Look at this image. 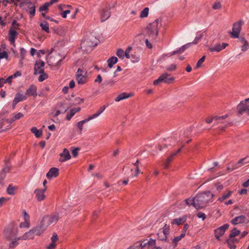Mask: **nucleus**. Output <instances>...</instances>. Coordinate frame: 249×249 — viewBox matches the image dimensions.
<instances>
[{"instance_id":"e2e57ef3","label":"nucleus","mask_w":249,"mask_h":249,"mask_svg":"<svg viewBox=\"0 0 249 249\" xmlns=\"http://www.w3.org/2000/svg\"><path fill=\"white\" fill-rule=\"evenodd\" d=\"M197 216L199 218H201L202 220H204L206 218V215L204 213H202L201 212H199L196 214Z\"/></svg>"},{"instance_id":"393cba45","label":"nucleus","mask_w":249,"mask_h":249,"mask_svg":"<svg viewBox=\"0 0 249 249\" xmlns=\"http://www.w3.org/2000/svg\"><path fill=\"white\" fill-rule=\"evenodd\" d=\"M133 95L132 94H127L126 92H123L120 94H119L115 98V101L116 102H119L121 100H123L127 98H128L129 97H131Z\"/></svg>"},{"instance_id":"1a4fd4ad","label":"nucleus","mask_w":249,"mask_h":249,"mask_svg":"<svg viewBox=\"0 0 249 249\" xmlns=\"http://www.w3.org/2000/svg\"><path fill=\"white\" fill-rule=\"evenodd\" d=\"M156 244V240L151 238L142 241L140 246L141 249H162L160 247H157Z\"/></svg>"},{"instance_id":"b1692460","label":"nucleus","mask_w":249,"mask_h":249,"mask_svg":"<svg viewBox=\"0 0 249 249\" xmlns=\"http://www.w3.org/2000/svg\"><path fill=\"white\" fill-rule=\"evenodd\" d=\"M246 220V217L244 215H240L239 216L235 217L231 221V223L233 225H237L240 223H243L245 222Z\"/></svg>"},{"instance_id":"49530a36","label":"nucleus","mask_w":249,"mask_h":249,"mask_svg":"<svg viewBox=\"0 0 249 249\" xmlns=\"http://www.w3.org/2000/svg\"><path fill=\"white\" fill-rule=\"evenodd\" d=\"M15 97L18 100L19 102L25 100L27 99V96L25 95L20 94V93H17Z\"/></svg>"},{"instance_id":"aec40b11","label":"nucleus","mask_w":249,"mask_h":249,"mask_svg":"<svg viewBox=\"0 0 249 249\" xmlns=\"http://www.w3.org/2000/svg\"><path fill=\"white\" fill-rule=\"evenodd\" d=\"M59 175V170L56 167L51 168L46 174L47 178L51 179L53 178L57 177Z\"/></svg>"},{"instance_id":"4be33fe9","label":"nucleus","mask_w":249,"mask_h":249,"mask_svg":"<svg viewBox=\"0 0 249 249\" xmlns=\"http://www.w3.org/2000/svg\"><path fill=\"white\" fill-rule=\"evenodd\" d=\"M32 229L34 231L35 235L40 236L43 233H44L46 229L44 226H43L41 223H40L38 225Z\"/></svg>"},{"instance_id":"a19ab883","label":"nucleus","mask_w":249,"mask_h":249,"mask_svg":"<svg viewBox=\"0 0 249 249\" xmlns=\"http://www.w3.org/2000/svg\"><path fill=\"white\" fill-rule=\"evenodd\" d=\"M149 13V8L148 7H145L143 9V10L141 12L140 14V17L141 18H146L148 16Z\"/></svg>"},{"instance_id":"a878e982","label":"nucleus","mask_w":249,"mask_h":249,"mask_svg":"<svg viewBox=\"0 0 249 249\" xmlns=\"http://www.w3.org/2000/svg\"><path fill=\"white\" fill-rule=\"evenodd\" d=\"M35 235V234L34 232V231L33 230V229H32L28 232H26V233H25L22 235L21 239L23 240L33 239L34 238Z\"/></svg>"},{"instance_id":"20e7f679","label":"nucleus","mask_w":249,"mask_h":249,"mask_svg":"<svg viewBox=\"0 0 249 249\" xmlns=\"http://www.w3.org/2000/svg\"><path fill=\"white\" fill-rule=\"evenodd\" d=\"M243 24L244 21L242 19H240L238 21L233 24L232 31H230L229 33L231 38H239V35L241 32Z\"/></svg>"},{"instance_id":"c756f323","label":"nucleus","mask_w":249,"mask_h":249,"mask_svg":"<svg viewBox=\"0 0 249 249\" xmlns=\"http://www.w3.org/2000/svg\"><path fill=\"white\" fill-rule=\"evenodd\" d=\"M186 221V216H184L179 218L174 219L172 221V224H177L178 225L182 224Z\"/></svg>"},{"instance_id":"423d86ee","label":"nucleus","mask_w":249,"mask_h":249,"mask_svg":"<svg viewBox=\"0 0 249 249\" xmlns=\"http://www.w3.org/2000/svg\"><path fill=\"white\" fill-rule=\"evenodd\" d=\"M58 214H54L51 215L44 216L41 221V223L46 229L51 224L56 222L58 219Z\"/></svg>"},{"instance_id":"ddd939ff","label":"nucleus","mask_w":249,"mask_h":249,"mask_svg":"<svg viewBox=\"0 0 249 249\" xmlns=\"http://www.w3.org/2000/svg\"><path fill=\"white\" fill-rule=\"evenodd\" d=\"M229 227V225L228 224H226L218 228H217L214 230V234L215 238L219 240L220 237L222 236L226 230L228 229Z\"/></svg>"},{"instance_id":"79ce46f5","label":"nucleus","mask_w":249,"mask_h":249,"mask_svg":"<svg viewBox=\"0 0 249 249\" xmlns=\"http://www.w3.org/2000/svg\"><path fill=\"white\" fill-rule=\"evenodd\" d=\"M66 103L65 102H62L60 104L59 108L63 112H65L69 108V106H66Z\"/></svg>"},{"instance_id":"dca6fc26","label":"nucleus","mask_w":249,"mask_h":249,"mask_svg":"<svg viewBox=\"0 0 249 249\" xmlns=\"http://www.w3.org/2000/svg\"><path fill=\"white\" fill-rule=\"evenodd\" d=\"M71 158V156L69 150L67 148H64L63 152L60 154L59 161L61 162H65L70 160Z\"/></svg>"},{"instance_id":"f704fd0d","label":"nucleus","mask_w":249,"mask_h":249,"mask_svg":"<svg viewBox=\"0 0 249 249\" xmlns=\"http://www.w3.org/2000/svg\"><path fill=\"white\" fill-rule=\"evenodd\" d=\"M21 239V238H16L11 240L12 241L9 243V247L10 249H13L17 246L18 244V241Z\"/></svg>"},{"instance_id":"9d476101","label":"nucleus","mask_w":249,"mask_h":249,"mask_svg":"<svg viewBox=\"0 0 249 249\" xmlns=\"http://www.w3.org/2000/svg\"><path fill=\"white\" fill-rule=\"evenodd\" d=\"M227 118V115L221 116H215L214 119L215 123H214V124H221L220 126V129L222 130H224L225 127L231 123L230 121L226 120Z\"/></svg>"},{"instance_id":"13d9d810","label":"nucleus","mask_w":249,"mask_h":249,"mask_svg":"<svg viewBox=\"0 0 249 249\" xmlns=\"http://www.w3.org/2000/svg\"><path fill=\"white\" fill-rule=\"evenodd\" d=\"M6 175L4 173L0 172V184L2 185H4V180Z\"/></svg>"},{"instance_id":"473e14b6","label":"nucleus","mask_w":249,"mask_h":249,"mask_svg":"<svg viewBox=\"0 0 249 249\" xmlns=\"http://www.w3.org/2000/svg\"><path fill=\"white\" fill-rule=\"evenodd\" d=\"M118 61V59L116 57L112 56L107 60L108 66L109 68H111L113 65L116 64Z\"/></svg>"},{"instance_id":"052dcab7","label":"nucleus","mask_w":249,"mask_h":249,"mask_svg":"<svg viewBox=\"0 0 249 249\" xmlns=\"http://www.w3.org/2000/svg\"><path fill=\"white\" fill-rule=\"evenodd\" d=\"M23 217H24V221H27V222H30V216L27 213L26 211H24L23 212Z\"/></svg>"},{"instance_id":"6e6552de","label":"nucleus","mask_w":249,"mask_h":249,"mask_svg":"<svg viewBox=\"0 0 249 249\" xmlns=\"http://www.w3.org/2000/svg\"><path fill=\"white\" fill-rule=\"evenodd\" d=\"M87 71L81 68H79L76 73V79L78 84L83 85L87 82Z\"/></svg>"},{"instance_id":"c9c22d12","label":"nucleus","mask_w":249,"mask_h":249,"mask_svg":"<svg viewBox=\"0 0 249 249\" xmlns=\"http://www.w3.org/2000/svg\"><path fill=\"white\" fill-rule=\"evenodd\" d=\"M89 121H88V120L86 119L82 120V121H81L77 123V127L78 128V129H79V131L81 133L82 130H83V125L85 123H88Z\"/></svg>"},{"instance_id":"680f3d73","label":"nucleus","mask_w":249,"mask_h":249,"mask_svg":"<svg viewBox=\"0 0 249 249\" xmlns=\"http://www.w3.org/2000/svg\"><path fill=\"white\" fill-rule=\"evenodd\" d=\"M15 120H18L23 117V114L22 113L19 112L17 114H14L13 116Z\"/></svg>"},{"instance_id":"c03bdc74","label":"nucleus","mask_w":249,"mask_h":249,"mask_svg":"<svg viewBox=\"0 0 249 249\" xmlns=\"http://www.w3.org/2000/svg\"><path fill=\"white\" fill-rule=\"evenodd\" d=\"M116 55L121 59H124V52L122 49H119L116 52Z\"/></svg>"},{"instance_id":"3c124183","label":"nucleus","mask_w":249,"mask_h":249,"mask_svg":"<svg viewBox=\"0 0 249 249\" xmlns=\"http://www.w3.org/2000/svg\"><path fill=\"white\" fill-rule=\"evenodd\" d=\"M30 222H27L25 221H24V222H21L19 224V227L21 228H29L30 227Z\"/></svg>"},{"instance_id":"a211bd4d","label":"nucleus","mask_w":249,"mask_h":249,"mask_svg":"<svg viewBox=\"0 0 249 249\" xmlns=\"http://www.w3.org/2000/svg\"><path fill=\"white\" fill-rule=\"evenodd\" d=\"M228 44L226 43H222L221 44L217 43L215 44L214 46L209 48V50L211 52H219L221 50L224 49L227 46H228Z\"/></svg>"},{"instance_id":"603ef678","label":"nucleus","mask_w":249,"mask_h":249,"mask_svg":"<svg viewBox=\"0 0 249 249\" xmlns=\"http://www.w3.org/2000/svg\"><path fill=\"white\" fill-rule=\"evenodd\" d=\"M130 59L131 61L133 63L138 62L140 60L139 56L133 54H131Z\"/></svg>"},{"instance_id":"39448f33","label":"nucleus","mask_w":249,"mask_h":249,"mask_svg":"<svg viewBox=\"0 0 249 249\" xmlns=\"http://www.w3.org/2000/svg\"><path fill=\"white\" fill-rule=\"evenodd\" d=\"M36 2V0H24L22 3V6H24L26 11L32 17L34 16L35 14V4Z\"/></svg>"},{"instance_id":"864d4df0","label":"nucleus","mask_w":249,"mask_h":249,"mask_svg":"<svg viewBox=\"0 0 249 249\" xmlns=\"http://www.w3.org/2000/svg\"><path fill=\"white\" fill-rule=\"evenodd\" d=\"M48 75L43 72V73H42L41 75L39 76L38 81L40 82H42L44 80L48 78Z\"/></svg>"},{"instance_id":"de8ad7c7","label":"nucleus","mask_w":249,"mask_h":249,"mask_svg":"<svg viewBox=\"0 0 249 249\" xmlns=\"http://www.w3.org/2000/svg\"><path fill=\"white\" fill-rule=\"evenodd\" d=\"M51 6L49 3L47 2L45 3L42 6L39 8V11L42 12L43 11H47L48 7Z\"/></svg>"},{"instance_id":"0e129e2a","label":"nucleus","mask_w":249,"mask_h":249,"mask_svg":"<svg viewBox=\"0 0 249 249\" xmlns=\"http://www.w3.org/2000/svg\"><path fill=\"white\" fill-rule=\"evenodd\" d=\"M12 26L10 28H14L15 30H17L19 27V24L16 20H14L12 22Z\"/></svg>"},{"instance_id":"4d7b16f0","label":"nucleus","mask_w":249,"mask_h":249,"mask_svg":"<svg viewBox=\"0 0 249 249\" xmlns=\"http://www.w3.org/2000/svg\"><path fill=\"white\" fill-rule=\"evenodd\" d=\"M11 167L10 165H5L4 167L3 168L2 171L0 172L1 173H5V175H6V173L9 172L10 170Z\"/></svg>"},{"instance_id":"8fccbe9b","label":"nucleus","mask_w":249,"mask_h":249,"mask_svg":"<svg viewBox=\"0 0 249 249\" xmlns=\"http://www.w3.org/2000/svg\"><path fill=\"white\" fill-rule=\"evenodd\" d=\"M205 58H206L205 55H204L200 59H199L198 60V61H197V62L196 63V69H197V68H198L199 67H200L201 65L204 61V60L205 59Z\"/></svg>"},{"instance_id":"37998d69","label":"nucleus","mask_w":249,"mask_h":249,"mask_svg":"<svg viewBox=\"0 0 249 249\" xmlns=\"http://www.w3.org/2000/svg\"><path fill=\"white\" fill-rule=\"evenodd\" d=\"M227 243L229 247L231 249H235L236 248V246L234 244L233 240L231 238H230V239L227 240Z\"/></svg>"},{"instance_id":"bf43d9fd","label":"nucleus","mask_w":249,"mask_h":249,"mask_svg":"<svg viewBox=\"0 0 249 249\" xmlns=\"http://www.w3.org/2000/svg\"><path fill=\"white\" fill-rule=\"evenodd\" d=\"M249 45L248 41L243 43V45L241 46V50L242 51L245 52L248 50Z\"/></svg>"},{"instance_id":"c85d7f7f","label":"nucleus","mask_w":249,"mask_h":249,"mask_svg":"<svg viewBox=\"0 0 249 249\" xmlns=\"http://www.w3.org/2000/svg\"><path fill=\"white\" fill-rule=\"evenodd\" d=\"M81 110L80 107L74 108L71 109L70 112L68 113L66 116V119L68 120H70L71 118L74 115V114L79 112Z\"/></svg>"},{"instance_id":"f03ea898","label":"nucleus","mask_w":249,"mask_h":249,"mask_svg":"<svg viewBox=\"0 0 249 249\" xmlns=\"http://www.w3.org/2000/svg\"><path fill=\"white\" fill-rule=\"evenodd\" d=\"M161 24L159 19H156L153 22L149 24L143 31V34L146 37H148L150 41L156 40L159 34V30Z\"/></svg>"},{"instance_id":"7ed1b4c3","label":"nucleus","mask_w":249,"mask_h":249,"mask_svg":"<svg viewBox=\"0 0 249 249\" xmlns=\"http://www.w3.org/2000/svg\"><path fill=\"white\" fill-rule=\"evenodd\" d=\"M98 39L92 34L86 36L81 43V48L87 53L91 52L98 44Z\"/></svg>"},{"instance_id":"f8f14e48","label":"nucleus","mask_w":249,"mask_h":249,"mask_svg":"<svg viewBox=\"0 0 249 249\" xmlns=\"http://www.w3.org/2000/svg\"><path fill=\"white\" fill-rule=\"evenodd\" d=\"M169 233V226L167 224H165L163 227L160 229L157 233L158 238L161 241H166Z\"/></svg>"},{"instance_id":"69168bd1","label":"nucleus","mask_w":249,"mask_h":249,"mask_svg":"<svg viewBox=\"0 0 249 249\" xmlns=\"http://www.w3.org/2000/svg\"><path fill=\"white\" fill-rule=\"evenodd\" d=\"M202 34H200L199 35V36H196L195 39H194V40L193 41V42H192L191 43L192 44H197V43L198 42V41L200 40V39L202 38Z\"/></svg>"},{"instance_id":"774afa93","label":"nucleus","mask_w":249,"mask_h":249,"mask_svg":"<svg viewBox=\"0 0 249 249\" xmlns=\"http://www.w3.org/2000/svg\"><path fill=\"white\" fill-rule=\"evenodd\" d=\"M177 66L175 64H171L167 68V70L169 71H174L176 69Z\"/></svg>"},{"instance_id":"7c9ffc66","label":"nucleus","mask_w":249,"mask_h":249,"mask_svg":"<svg viewBox=\"0 0 249 249\" xmlns=\"http://www.w3.org/2000/svg\"><path fill=\"white\" fill-rule=\"evenodd\" d=\"M18 187L12 185H9L7 188V193L10 195H14Z\"/></svg>"},{"instance_id":"72a5a7b5","label":"nucleus","mask_w":249,"mask_h":249,"mask_svg":"<svg viewBox=\"0 0 249 249\" xmlns=\"http://www.w3.org/2000/svg\"><path fill=\"white\" fill-rule=\"evenodd\" d=\"M31 132L35 134L36 138L40 137L42 134V130H38L36 127H33L31 129Z\"/></svg>"},{"instance_id":"6e6d98bb","label":"nucleus","mask_w":249,"mask_h":249,"mask_svg":"<svg viewBox=\"0 0 249 249\" xmlns=\"http://www.w3.org/2000/svg\"><path fill=\"white\" fill-rule=\"evenodd\" d=\"M58 238L57 234L55 232L53 233V236L51 238V242L53 243H55V242L58 240Z\"/></svg>"},{"instance_id":"5fc2aeb1","label":"nucleus","mask_w":249,"mask_h":249,"mask_svg":"<svg viewBox=\"0 0 249 249\" xmlns=\"http://www.w3.org/2000/svg\"><path fill=\"white\" fill-rule=\"evenodd\" d=\"M100 114L97 111L95 113L93 114V115L89 116V117L87 118L88 121L89 122L90 120L94 119L97 117H98Z\"/></svg>"},{"instance_id":"9b49d317","label":"nucleus","mask_w":249,"mask_h":249,"mask_svg":"<svg viewBox=\"0 0 249 249\" xmlns=\"http://www.w3.org/2000/svg\"><path fill=\"white\" fill-rule=\"evenodd\" d=\"M169 75L167 73L161 75L158 79L155 80L153 82V84L157 86L161 82H164L168 84L172 83L174 80V78L173 77L168 78V77Z\"/></svg>"},{"instance_id":"bb28decb","label":"nucleus","mask_w":249,"mask_h":249,"mask_svg":"<svg viewBox=\"0 0 249 249\" xmlns=\"http://www.w3.org/2000/svg\"><path fill=\"white\" fill-rule=\"evenodd\" d=\"M191 44H192L191 43H187V44L182 46L178 50L173 52L171 53V55H175L177 53H182L183 52H184L185 51L186 49L189 48L191 46Z\"/></svg>"},{"instance_id":"2f4dec72","label":"nucleus","mask_w":249,"mask_h":249,"mask_svg":"<svg viewBox=\"0 0 249 249\" xmlns=\"http://www.w3.org/2000/svg\"><path fill=\"white\" fill-rule=\"evenodd\" d=\"M40 26L43 31L49 33L50 32L49 24L46 21H42L40 24Z\"/></svg>"},{"instance_id":"0eeeda50","label":"nucleus","mask_w":249,"mask_h":249,"mask_svg":"<svg viewBox=\"0 0 249 249\" xmlns=\"http://www.w3.org/2000/svg\"><path fill=\"white\" fill-rule=\"evenodd\" d=\"M236 109L238 114L242 115L246 112L249 115V98L241 101L237 106Z\"/></svg>"},{"instance_id":"412c9836","label":"nucleus","mask_w":249,"mask_h":249,"mask_svg":"<svg viewBox=\"0 0 249 249\" xmlns=\"http://www.w3.org/2000/svg\"><path fill=\"white\" fill-rule=\"evenodd\" d=\"M18 35V33L15 30L14 28H10L8 33L9 40L11 44H14L15 39Z\"/></svg>"},{"instance_id":"e433bc0d","label":"nucleus","mask_w":249,"mask_h":249,"mask_svg":"<svg viewBox=\"0 0 249 249\" xmlns=\"http://www.w3.org/2000/svg\"><path fill=\"white\" fill-rule=\"evenodd\" d=\"M185 236V232H182L181 234L178 236L175 237L173 240V243L175 244V246H176L178 243L181 240L182 238H183Z\"/></svg>"},{"instance_id":"5701e85b","label":"nucleus","mask_w":249,"mask_h":249,"mask_svg":"<svg viewBox=\"0 0 249 249\" xmlns=\"http://www.w3.org/2000/svg\"><path fill=\"white\" fill-rule=\"evenodd\" d=\"M110 16L109 9H103L101 13V19L102 21H105Z\"/></svg>"},{"instance_id":"58836bf2","label":"nucleus","mask_w":249,"mask_h":249,"mask_svg":"<svg viewBox=\"0 0 249 249\" xmlns=\"http://www.w3.org/2000/svg\"><path fill=\"white\" fill-rule=\"evenodd\" d=\"M240 231L236 228H234L230 234V238H232L239 234Z\"/></svg>"},{"instance_id":"6ab92c4d","label":"nucleus","mask_w":249,"mask_h":249,"mask_svg":"<svg viewBox=\"0 0 249 249\" xmlns=\"http://www.w3.org/2000/svg\"><path fill=\"white\" fill-rule=\"evenodd\" d=\"M37 95V88L34 85H31L29 88L27 89L25 95L28 96H33L36 97Z\"/></svg>"},{"instance_id":"ea45409f","label":"nucleus","mask_w":249,"mask_h":249,"mask_svg":"<svg viewBox=\"0 0 249 249\" xmlns=\"http://www.w3.org/2000/svg\"><path fill=\"white\" fill-rule=\"evenodd\" d=\"M231 194V192L230 191H228L226 194H223L222 196L219 197L218 200L220 201H223L225 199L228 198Z\"/></svg>"},{"instance_id":"4468645a","label":"nucleus","mask_w":249,"mask_h":249,"mask_svg":"<svg viewBox=\"0 0 249 249\" xmlns=\"http://www.w3.org/2000/svg\"><path fill=\"white\" fill-rule=\"evenodd\" d=\"M17 229H7L4 231L5 238L8 240H13L17 238Z\"/></svg>"},{"instance_id":"338daca9","label":"nucleus","mask_w":249,"mask_h":249,"mask_svg":"<svg viewBox=\"0 0 249 249\" xmlns=\"http://www.w3.org/2000/svg\"><path fill=\"white\" fill-rule=\"evenodd\" d=\"M8 54L7 53L4 51L3 52H0V59H2V58H5V59H7L8 58Z\"/></svg>"},{"instance_id":"09e8293b","label":"nucleus","mask_w":249,"mask_h":249,"mask_svg":"<svg viewBox=\"0 0 249 249\" xmlns=\"http://www.w3.org/2000/svg\"><path fill=\"white\" fill-rule=\"evenodd\" d=\"M141 242L139 241L136 243L134 245L128 248V249H141V246H140Z\"/></svg>"},{"instance_id":"a18cd8bd","label":"nucleus","mask_w":249,"mask_h":249,"mask_svg":"<svg viewBox=\"0 0 249 249\" xmlns=\"http://www.w3.org/2000/svg\"><path fill=\"white\" fill-rule=\"evenodd\" d=\"M249 163V157H245V158H243V159H241L240 160H239L238 161L237 164L244 165V164H247Z\"/></svg>"},{"instance_id":"2eb2a0df","label":"nucleus","mask_w":249,"mask_h":249,"mask_svg":"<svg viewBox=\"0 0 249 249\" xmlns=\"http://www.w3.org/2000/svg\"><path fill=\"white\" fill-rule=\"evenodd\" d=\"M44 66V63L43 61L39 60L37 61L34 67V74L37 75L38 74H41L44 71L43 67Z\"/></svg>"},{"instance_id":"cd10ccee","label":"nucleus","mask_w":249,"mask_h":249,"mask_svg":"<svg viewBox=\"0 0 249 249\" xmlns=\"http://www.w3.org/2000/svg\"><path fill=\"white\" fill-rule=\"evenodd\" d=\"M191 44H192L191 43H187V44L182 46L178 50L173 52L171 53V55H175L177 53H182L183 52H184L185 51L186 49L189 48L191 46Z\"/></svg>"},{"instance_id":"4c0bfd02","label":"nucleus","mask_w":249,"mask_h":249,"mask_svg":"<svg viewBox=\"0 0 249 249\" xmlns=\"http://www.w3.org/2000/svg\"><path fill=\"white\" fill-rule=\"evenodd\" d=\"M115 82L114 80L113 79L108 80H106L102 84V86L103 87H104L107 86H112L115 84Z\"/></svg>"},{"instance_id":"f3484780","label":"nucleus","mask_w":249,"mask_h":249,"mask_svg":"<svg viewBox=\"0 0 249 249\" xmlns=\"http://www.w3.org/2000/svg\"><path fill=\"white\" fill-rule=\"evenodd\" d=\"M46 188L47 187H45L43 189H37L35 191L34 193L37 201H40L45 199V196L44 195V192L46 190Z\"/></svg>"},{"instance_id":"f257e3e1","label":"nucleus","mask_w":249,"mask_h":249,"mask_svg":"<svg viewBox=\"0 0 249 249\" xmlns=\"http://www.w3.org/2000/svg\"><path fill=\"white\" fill-rule=\"evenodd\" d=\"M212 196L213 195L210 193L200 194L193 198L186 199L185 203L189 206L193 205L196 209H202L208 205Z\"/></svg>"}]
</instances>
